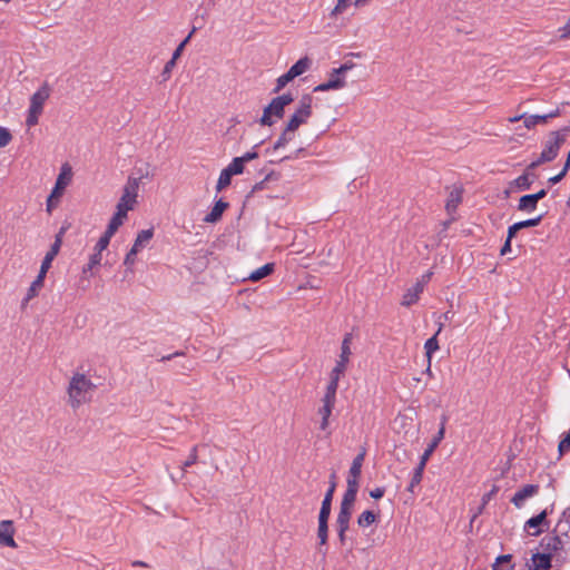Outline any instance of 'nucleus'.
<instances>
[{"mask_svg": "<svg viewBox=\"0 0 570 570\" xmlns=\"http://www.w3.org/2000/svg\"><path fill=\"white\" fill-rule=\"evenodd\" d=\"M432 272H426L425 274H423L413 286L406 289L402 297L401 304L406 307L415 304L419 301L420 295L424 291L425 285L430 282Z\"/></svg>", "mask_w": 570, "mask_h": 570, "instance_id": "obj_12", "label": "nucleus"}, {"mask_svg": "<svg viewBox=\"0 0 570 570\" xmlns=\"http://www.w3.org/2000/svg\"><path fill=\"white\" fill-rule=\"evenodd\" d=\"M492 570H513V564L511 563V556H499L492 566Z\"/></svg>", "mask_w": 570, "mask_h": 570, "instance_id": "obj_31", "label": "nucleus"}, {"mask_svg": "<svg viewBox=\"0 0 570 570\" xmlns=\"http://www.w3.org/2000/svg\"><path fill=\"white\" fill-rule=\"evenodd\" d=\"M385 493V490L383 488H375L373 490L370 491V495L371 498L373 499H381Z\"/></svg>", "mask_w": 570, "mask_h": 570, "instance_id": "obj_51", "label": "nucleus"}, {"mask_svg": "<svg viewBox=\"0 0 570 570\" xmlns=\"http://www.w3.org/2000/svg\"><path fill=\"white\" fill-rule=\"evenodd\" d=\"M524 115H520V116H514V117H510L508 120L510 122H515V121H519L521 119H523Z\"/></svg>", "mask_w": 570, "mask_h": 570, "instance_id": "obj_57", "label": "nucleus"}, {"mask_svg": "<svg viewBox=\"0 0 570 570\" xmlns=\"http://www.w3.org/2000/svg\"><path fill=\"white\" fill-rule=\"evenodd\" d=\"M338 386L334 384H327L325 394L322 399V405L318 409V415L321 416L320 428L322 431H326L330 425V417L336 403V392Z\"/></svg>", "mask_w": 570, "mask_h": 570, "instance_id": "obj_9", "label": "nucleus"}, {"mask_svg": "<svg viewBox=\"0 0 570 570\" xmlns=\"http://www.w3.org/2000/svg\"><path fill=\"white\" fill-rule=\"evenodd\" d=\"M364 458H365V451H362L360 454H357L354 458L352 465L350 468V471H348L350 474L361 475Z\"/></svg>", "mask_w": 570, "mask_h": 570, "instance_id": "obj_34", "label": "nucleus"}, {"mask_svg": "<svg viewBox=\"0 0 570 570\" xmlns=\"http://www.w3.org/2000/svg\"><path fill=\"white\" fill-rule=\"evenodd\" d=\"M189 42V37H186L180 43L179 46L175 49L173 56H174V60H177L183 51H184V48L186 47V45Z\"/></svg>", "mask_w": 570, "mask_h": 570, "instance_id": "obj_49", "label": "nucleus"}, {"mask_svg": "<svg viewBox=\"0 0 570 570\" xmlns=\"http://www.w3.org/2000/svg\"><path fill=\"white\" fill-rule=\"evenodd\" d=\"M96 385L82 373H73L71 376L67 393L68 403L72 409H78L91 400Z\"/></svg>", "mask_w": 570, "mask_h": 570, "instance_id": "obj_1", "label": "nucleus"}, {"mask_svg": "<svg viewBox=\"0 0 570 570\" xmlns=\"http://www.w3.org/2000/svg\"><path fill=\"white\" fill-rule=\"evenodd\" d=\"M553 116H554V114L524 116L523 124L527 129H531L539 124H546L547 120Z\"/></svg>", "mask_w": 570, "mask_h": 570, "instance_id": "obj_25", "label": "nucleus"}, {"mask_svg": "<svg viewBox=\"0 0 570 570\" xmlns=\"http://www.w3.org/2000/svg\"><path fill=\"white\" fill-rule=\"evenodd\" d=\"M442 331V325L439 326V330L434 336L429 338L424 344L425 355L428 357L429 364H431L432 354L439 350V343L436 340V335ZM428 373H431L430 365L426 368Z\"/></svg>", "mask_w": 570, "mask_h": 570, "instance_id": "obj_22", "label": "nucleus"}, {"mask_svg": "<svg viewBox=\"0 0 570 570\" xmlns=\"http://www.w3.org/2000/svg\"><path fill=\"white\" fill-rule=\"evenodd\" d=\"M351 344L352 335L346 334L341 344V353L338 355V358L335 363V366L332 368L330 373L328 384H334L335 386H338V382L344 376L350 363V358L352 355Z\"/></svg>", "mask_w": 570, "mask_h": 570, "instance_id": "obj_6", "label": "nucleus"}, {"mask_svg": "<svg viewBox=\"0 0 570 570\" xmlns=\"http://www.w3.org/2000/svg\"><path fill=\"white\" fill-rule=\"evenodd\" d=\"M51 88L47 82H43L39 89L30 97V105L26 118V125L31 128L39 121V117L43 111L46 101L49 99Z\"/></svg>", "mask_w": 570, "mask_h": 570, "instance_id": "obj_2", "label": "nucleus"}, {"mask_svg": "<svg viewBox=\"0 0 570 570\" xmlns=\"http://www.w3.org/2000/svg\"><path fill=\"white\" fill-rule=\"evenodd\" d=\"M257 156H258V155H257V153H256V151H248V153L244 154L243 156H240V157H238V158H239V159H242V161H243L244 164H246V163H248V161H250V160H253V159L257 158Z\"/></svg>", "mask_w": 570, "mask_h": 570, "instance_id": "obj_50", "label": "nucleus"}, {"mask_svg": "<svg viewBox=\"0 0 570 570\" xmlns=\"http://www.w3.org/2000/svg\"><path fill=\"white\" fill-rule=\"evenodd\" d=\"M196 459H197L196 450H195V449H193V451H191V453H190V455H189L188 460L185 462V466H189V465L194 464V463H195V461H196Z\"/></svg>", "mask_w": 570, "mask_h": 570, "instance_id": "obj_55", "label": "nucleus"}, {"mask_svg": "<svg viewBox=\"0 0 570 570\" xmlns=\"http://www.w3.org/2000/svg\"><path fill=\"white\" fill-rule=\"evenodd\" d=\"M61 197H53V193H50L47 199V212L51 213V210L58 205Z\"/></svg>", "mask_w": 570, "mask_h": 570, "instance_id": "obj_47", "label": "nucleus"}, {"mask_svg": "<svg viewBox=\"0 0 570 570\" xmlns=\"http://www.w3.org/2000/svg\"><path fill=\"white\" fill-rule=\"evenodd\" d=\"M335 481H332L331 482V487L327 491V493L325 494V498L322 502V508H321V511H320V517H330V513H331V503H332V499H333V493L335 491Z\"/></svg>", "mask_w": 570, "mask_h": 570, "instance_id": "obj_26", "label": "nucleus"}, {"mask_svg": "<svg viewBox=\"0 0 570 570\" xmlns=\"http://www.w3.org/2000/svg\"><path fill=\"white\" fill-rule=\"evenodd\" d=\"M327 520L328 517L318 515V539L321 544H325L327 541Z\"/></svg>", "mask_w": 570, "mask_h": 570, "instance_id": "obj_33", "label": "nucleus"}, {"mask_svg": "<svg viewBox=\"0 0 570 570\" xmlns=\"http://www.w3.org/2000/svg\"><path fill=\"white\" fill-rule=\"evenodd\" d=\"M176 61L177 60H174V56H173L171 59L165 65L164 70H163L164 81L169 79L171 70L174 69V67L176 65Z\"/></svg>", "mask_w": 570, "mask_h": 570, "instance_id": "obj_45", "label": "nucleus"}, {"mask_svg": "<svg viewBox=\"0 0 570 570\" xmlns=\"http://www.w3.org/2000/svg\"><path fill=\"white\" fill-rule=\"evenodd\" d=\"M358 490L346 489L341 504L354 508Z\"/></svg>", "mask_w": 570, "mask_h": 570, "instance_id": "obj_39", "label": "nucleus"}, {"mask_svg": "<svg viewBox=\"0 0 570 570\" xmlns=\"http://www.w3.org/2000/svg\"><path fill=\"white\" fill-rule=\"evenodd\" d=\"M274 271V264H265L263 266H261L259 268L253 271L249 276H248V279L252 281V282H258L261 279H263L264 277L268 276L269 274H272V272Z\"/></svg>", "mask_w": 570, "mask_h": 570, "instance_id": "obj_27", "label": "nucleus"}, {"mask_svg": "<svg viewBox=\"0 0 570 570\" xmlns=\"http://www.w3.org/2000/svg\"><path fill=\"white\" fill-rule=\"evenodd\" d=\"M48 271H49V267H45V266H42V265H41V266H40L39 274H38V276L36 277V279H40V282H41L42 284H45V278H46V275H47Z\"/></svg>", "mask_w": 570, "mask_h": 570, "instance_id": "obj_53", "label": "nucleus"}, {"mask_svg": "<svg viewBox=\"0 0 570 570\" xmlns=\"http://www.w3.org/2000/svg\"><path fill=\"white\" fill-rule=\"evenodd\" d=\"M227 206H228L227 203H225L224 200L219 199L218 202L215 203V205L212 208V210L205 216L204 222L205 223H216V222H218L220 219L223 213L227 208Z\"/></svg>", "mask_w": 570, "mask_h": 570, "instance_id": "obj_20", "label": "nucleus"}, {"mask_svg": "<svg viewBox=\"0 0 570 570\" xmlns=\"http://www.w3.org/2000/svg\"><path fill=\"white\" fill-rule=\"evenodd\" d=\"M151 236H153L151 230H145V242L148 240L149 238H151Z\"/></svg>", "mask_w": 570, "mask_h": 570, "instance_id": "obj_59", "label": "nucleus"}, {"mask_svg": "<svg viewBox=\"0 0 570 570\" xmlns=\"http://www.w3.org/2000/svg\"><path fill=\"white\" fill-rule=\"evenodd\" d=\"M361 475H353L348 473L346 480V489L358 490V479Z\"/></svg>", "mask_w": 570, "mask_h": 570, "instance_id": "obj_46", "label": "nucleus"}, {"mask_svg": "<svg viewBox=\"0 0 570 570\" xmlns=\"http://www.w3.org/2000/svg\"><path fill=\"white\" fill-rule=\"evenodd\" d=\"M42 287H43V284L40 282V279H35L31 283L30 287L28 288L24 301L28 302V301L32 299L33 297H36Z\"/></svg>", "mask_w": 570, "mask_h": 570, "instance_id": "obj_38", "label": "nucleus"}, {"mask_svg": "<svg viewBox=\"0 0 570 570\" xmlns=\"http://www.w3.org/2000/svg\"><path fill=\"white\" fill-rule=\"evenodd\" d=\"M521 228L518 226V223L511 225L508 229V238L509 240L512 239V237H514V235L520 230Z\"/></svg>", "mask_w": 570, "mask_h": 570, "instance_id": "obj_52", "label": "nucleus"}, {"mask_svg": "<svg viewBox=\"0 0 570 570\" xmlns=\"http://www.w3.org/2000/svg\"><path fill=\"white\" fill-rule=\"evenodd\" d=\"M72 179V169L68 164H63L60 168V173L56 179L55 187L51 193L53 197H62L66 188L69 186Z\"/></svg>", "mask_w": 570, "mask_h": 570, "instance_id": "obj_13", "label": "nucleus"}, {"mask_svg": "<svg viewBox=\"0 0 570 570\" xmlns=\"http://www.w3.org/2000/svg\"><path fill=\"white\" fill-rule=\"evenodd\" d=\"M312 66V60L308 57H303L297 60L287 72L279 76L276 80L275 91L282 90L288 82L294 80L296 77L305 73Z\"/></svg>", "mask_w": 570, "mask_h": 570, "instance_id": "obj_11", "label": "nucleus"}, {"mask_svg": "<svg viewBox=\"0 0 570 570\" xmlns=\"http://www.w3.org/2000/svg\"><path fill=\"white\" fill-rule=\"evenodd\" d=\"M11 140L12 135L10 131L6 127L0 126V148L8 146Z\"/></svg>", "mask_w": 570, "mask_h": 570, "instance_id": "obj_42", "label": "nucleus"}, {"mask_svg": "<svg viewBox=\"0 0 570 570\" xmlns=\"http://www.w3.org/2000/svg\"><path fill=\"white\" fill-rule=\"evenodd\" d=\"M558 450L560 455H563L566 452L570 450V431L560 441Z\"/></svg>", "mask_w": 570, "mask_h": 570, "instance_id": "obj_44", "label": "nucleus"}, {"mask_svg": "<svg viewBox=\"0 0 570 570\" xmlns=\"http://www.w3.org/2000/svg\"><path fill=\"white\" fill-rule=\"evenodd\" d=\"M65 230L61 229L57 235L53 244L51 245L50 249L47 252L41 265L45 267H51V263L55 259V257L58 255L61 244H62V236Z\"/></svg>", "mask_w": 570, "mask_h": 570, "instance_id": "obj_19", "label": "nucleus"}, {"mask_svg": "<svg viewBox=\"0 0 570 570\" xmlns=\"http://www.w3.org/2000/svg\"><path fill=\"white\" fill-rule=\"evenodd\" d=\"M558 33L561 39L570 37V16L566 24L558 29Z\"/></svg>", "mask_w": 570, "mask_h": 570, "instance_id": "obj_48", "label": "nucleus"}, {"mask_svg": "<svg viewBox=\"0 0 570 570\" xmlns=\"http://www.w3.org/2000/svg\"><path fill=\"white\" fill-rule=\"evenodd\" d=\"M532 181L530 180L529 178V175L528 174H523L521 176H519L515 180H514V185L521 189V190H527L530 188Z\"/></svg>", "mask_w": 570, "mask_h": 570, "instance_id": "obj_41", "label": "nucleus"}, {"mask_svg": "<svg viewBox=\"0 0 570 570\" xmlns=\"http://www.w3.org/2000/svg\"><path fill=\"white\" fill-rule=\"evenodd\" d=\"M566 141V134L562 131H552L544 142L540 157L530 164L529 169H533L543 163L552 161L559 154L560 148Z\"/></svg>", "mask_w": 570, "mask_h": 570, "instance_id": "obj_4", "label": "nucleus"}, {"mask_svg": "<svg viewBox=\"0 0 570 570\" xmlns=\"http://www.w3.org/2000/svg\"><path fill=\"white\" fill-rule=\"evenodd\" d=\"M196 32V28L194 27L191 29V31L189 32V35L187 37H189V40L191 39L193 35Z\"/></svg>", "mask_w": 570, "mask_h": 570, "instance_id": "obj_61", "label": "nucleus"}, {"mask_svg": "<svg viewBox=\"0 0 570 570\" xmlns=\"http://www.w3.org/2000/svg\"><path fill=\"white\" fill-rule=\"evenodd\" d=\"M295 136H296V132L285 126L283 132L281 134V136L278 137L276 142L274 144L273 149L278 150L281 148H284L291 141H293L295 139Z\"/></svg>", "mask_w": 570, "mask_h": 570, "instance_id": "obj_24", "label": "nucleus"}, {"mask_svg": "<svg viewBox=\"0 0 570 570\" xmlns=\"http://www.w3.org/2000/svg\"><path fill=\"white\" fill-rule=\"evenodd\" d=\"M377 520V515L373 512V511H370V510H365L363 511L358 518H357V524L358 527L361 528H367L370 527L371 524H373L374 522H376Z\"/></svg>", "mask_w": 570, "mask_h": 570, "instance_id": "obj_30", "label": "nucleus"}, {"mask_svg": "<svg viewBox=\"0 0 570 570\" xmlns=\"http://www.w3.org/2000/svg\"><path fill=\"white\" fill-rule=\"evenodd\" d=\"M537 493L538 485L528 484L517 491L511 501L517 508H521L527 499L535 495Z\"/></svg>", "mask_w": 570, "mask_h": 570, "instance_id": "obj_18", "label": "nucleus"}, {"mask_svg": "<svg viewBox=\"0 0 570 570\" xmlns=\"http://www.w3.org/2000/svg\"><path fill=\"white\" fill-rule=\"evenodd\" d=\"M124 222L125 218H122V216H118V214L115 213L107 226L105 234L112 237V235L118 230V228L124 224Z\"/></svg>", "mask_w": 570, "mask_h": 570, "instance_id": "obj_32", "label": "nucleus"}, {"mask_svg": "<svg viewBox=\"0 0 570 570\" xmlns=\"http://www.w3.org/2000/svg\"><path fill=\"white\" fill-rule=\"evenodd\" d=\"M530 567L533 570H548L551 567V557L546 553L533 554Z\"/></svg>", "mask_w": 570, "mask_h": 570, "instance_id": "obj_21", "label": "nucleus"}, {"mask_svg": "<svg viewBox=\"0 0 570 570\" xmlns=\"http://www.w3.org/2000/svg\"><path fill=\"white\" fill-rule=\"evenodd\" d=\"M351 4V0H336V4L331 11V17H337L342 14Z\"/></svg>", "mask_w": 570, "mask_h": 570, "instance_id": "obj_40", "label": "nucleus"}, {"mask_svg": "<svg viewBox=\"0 0 570 570\" xmlns=\"http://www.w3.org/2000/svg\"><path fill=\"white\" fill-rule=\"evenodd\" d=\"M353 513V508L341 504L340 512L336 519L337 530L340 540L343 542L345 539V533L350 527V520Z\"/></svg>", "mask_w": 570, "mask_h": 570, "instance_id": "obj_14", "label": "nucleus"}, {"mask_svg": "<svg viewBox=\"0 0 570 570\" xmlns=\"http://www.w3.org/2000/svg\"><path fill=\"white\" fill-rule=\"evenodd\" d=\"M444 433H445V426H444V421H443L436 435L433 438V440L431 441V443L429 444V446L426 448V450L420 458L419 465L414 470L412 480H411L409 489H407L410 492H414V488L421 483L425 465H426L430 456L434 452V450L438 448L440 442L443 440Z\"/></svg>", "mask_w": 570, "mask_h": 570, "instance_id": "obj_5", "label": "nucleus"}, {"mask_svg": "<svg viewBox=\"0 0 570 570\" xmlns=\"http://www.w3.org/2000/svg\"><path fill=\"white\" fill-rule=\"evenodd\" d=\"M354 67L352 62H345L338 68L330 71L326 81L314 88V91L323 92L330 90H341L346 87V73Z\"/></svg>", "mask_w": 570, "mask_h": 570, "instance_id": "obj_7", "label": "nucleus"}, {"mask_svg": "<svg viewBox=\"0 0 570 570\" xmlns=\"http://www.w3.org/2000/svg\"><path fill=\"white\" fill-rule=\"evenodd\" d=\"M541 220H542V215H539L535 218H530V219H527V220L518 222V226L521 229L522 228H528V227H534V226H538Z\"/></svg>", "mask_w": 570, "mask_h": 570, "instance_id": "obj_43", "label": "nucleus"}, {"mask_svg": "<svg viewBox=\"0 0 570 570\" xmlns=\"http://www.w3.org/2000/svg\"><path fill=\"white\" fill-rule=\"evenodd\" d=\"M244 168H245V164L238 157L234 158L232 160V163L226 167V169L233 176L243 174Z\"/></svg>", "mask_w": 570, "mask_h": 570, "instance_id": "obj_37", "label": "nucleus"}, {"mask_svg": "<svg viewBox=\"0 0 570 570\" xmlns=\"http://www.w3.org/2000/svg\"><path fill=\"white\" fill-rule=\"evenodd\" d=\"M493 492H494V490H493L491 493H489V494L484 495L483 501H484V502H487V501L491 498V495L493 494Z\"/></svg>", "mask_w": 570, "mask_h": 570, "instance_id": "obj_60", "label": "nucleus"}, {"mask_svg": "<svg viewBox=\"0 0 570 570\" xmlns=\"http://www.w3.org/2000/svg\"><path fill=\"white\" fill-rule=\"evenodd\" d=\"M111 236L104 233V235L99 238L97 244L94 247L92 254H98L100 258H102V252L108 247Z\"/></svg>", "mask_w": 570, "mask_h": 570, "instance_id": "obj_36", "label": "nucleus"}, {"mask_svg": "<svg viewBox=\"0 0 570 570\" xmlns=\"http://www.w3.org/2000/svg\"><path fill=\"white\" fill-rule=\"evenodd\" d=\"M463 188L454 185L449 189L445 208L448 213L454 212L462 202Z\"/></svg>", "mask_w": 570, "mask_h": 570, "instance_id": "obj_17", "label": "nucleus"}, {"mask_svg": "<svg viewBox=\"0 0 570 570\" xmlns=\"http://www.w3.org/2000/svg\"><path fill=\"white\" fill-rule=\"evenodd\" d=\"M371 0H355V6H365L370 2Z\"/></svg>", "mask_w": 570, "mask_h": 570, "instance_id": "obj_58", "label": "nucleus"}, {"mask_svg": "<svg viewBox=\"0 0 570 570\" xmlns=\"http://www.w3.org/2000/svg\"><path fill=\"white\" fill-rule=\"evenodd\" d=\"M303 149H298L296 155L294 156V158H296L298 156V153H302Z\"/></svg>", "mask_w": 570, "mask_h": 570, "instance_id": "obj_62", "label": "nucleus"}, {"mask_svg": "<svg viewBox=\"0 0 570 570\" xmlns=\"http://www.w3.org/2000/svg\"><path fill=\"white\" fill-rule=\"evenodd\" d=\"M312 116V98L309 96L303 97L293 115L288 118L286 127L296 132L299 126L307 122Z\"/></svg>", "mask_w": 570, "mask_h": 570, "instance_id": "obj_10", "label": "nucleus"}, {"mask_svg": "<svg viewBox=\"0 0 570 570\" xmlns=\"http://www.w3.org/2000/svg\"><path fill=\"white\" fill-rule=\"evenodd\" d=\"M141 244H142V233H138L137 235V238H136V242L131 248V250L127 254L126 258H125V265L126 266H131L135 261H136V255L138 254L140 247H141Z\"/></svg>", "mask_w": 570, "mask_h": 570, "instance_id": "obj_29", "label": "nucleus"}, {"mask_svg": "<svg viewBox=\"0 0 570 570\" xmlns=\"http://www.w3.org/2000/svg\"><path fill=\"white\" fill-rule=\"evenodd\" d=\"M511 240L507 239L503 247L501 248V255H505L511 249Z\"/></svg>", "mask_w": 570, "mask_h": 570, "instance_id": "obj_56", "label": "nucleus"}, {"mask_svg": "<svg viewBox=\"0 0 570 570\" xmlns=\"http://www.w3.org/2000/svg\"><path fill=\"white\" fill-rule=\"evenodd\" d=\"M14 527L13 522L10 520H3L0 522V544L9 548H17V543L14 541Z\"/></svg>", "mask_w": 570, "mask_h": 570, "instance_id": "obj_15", "label": "nucleus"}, {"mask_svg": "<svg viewBox=\"0 0 570 570\" xmlns=\"http://www.w3.org/2000/svg\"><path fill=\"white\" fill-rule=\"evenodd\" d=\"M538 203L530 196L524 195L519 199L518 209L523 213H532L537 209Z\"/></svg>", "mask_w": 570, "mask_h": 570, "instance_id": "obj_28", "label": "nucleus"}, {"mask_svg": "<svg viewBox=\"0 0 570 570\" xmlns=\"http://www.w3.org/2000/svg\"><path fill=\"white\" fill-rule=\"evenodd\" d=\"M291 102H293V96L291 94H284L272 99V101L263 110V115L259 119L261 125H274L284 116L285 107Z\"/></svg>", "mask_w": 570, "mask_h": 570, "instance_id": "obj_3", "label": "nucleus"}, {"mask_svg": "<svg viewBox=\"0 0 570 570\" xmlns=\"http://www.w3.org/2000/svg\"><path fill=\"white\" fill-rule=\"evenodd\" d=\"M546 518H547V511L543 510L538 515L530 518L525 522L524 529L528 530V531H530L531 529H537L531 534H533V535L540 534L542 531L540 529H538V528L546 521Z\"/></svg>", "mask_w": 570, "mask_h": 570, "instance_id": "obj_23", "label": "nucleus"}, {"mask_svg": "<svg viewBox=\"0 0 570 570\" xmlns=\"http://www.w3.org/2000/svg\"><path fill=\"white\" fill-rule=\"evenodd\" d=\"M547 195L546 189H541L535 194H530V196L538 203L540 199L544 198Z\"/></svg>", "mask_w": 570, "mask_h": 570, "instance_id": "obj_54", "label": "nucleus"}, {"mask_svg": "<svg viewBox=\"0 0 570 570\" xmlns=\"http://www.w3.org/2000/svg\"><path fill=\"white\" fill-rule=\"evenodd\" d=\"M232 177H233V175H230V173L226 168H224L219 174L216 189L218 191H220V190L225 189L227 186H229Z\"/></svg>", "mask_w": 570, "mask_h": 570, "instance_id": "obj_35", "label": "nucleus"}, {"mask_svg": "<svg viewBox=\"0 0 570 570\" xmlns=\"http://www.w3.org/2000/svg\"><path fill=\"white\" fill-rule=\"evenodd\" d=\"M101 259L98 254H91L88 263L81 269V277L79 281V287L86 289L88 287L89 278L92 275L95 267L99 266Z\"/></svg>", "mask_w": 570, "mask_h": 570, "instance_id": "obj_16", "label": "nucleus"}, {"mask_svg": "<svg viewBox=\"0 0 570 570\" xmlns=\"http://www.w3.org/2000/svg\"><path fill=\"white\" fill-rule=\"evenodd\" d=\"M138 189L139 180L136 178L129 179L116 207V214H118V216H122L125 219L127 218L128 212L131 210L137 203Z\"/></svg>", "mask_w": 570, "mask_h": 570, "instance_id": "obj_8", "label": "nucleus"}]
</instances>
